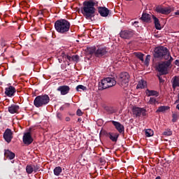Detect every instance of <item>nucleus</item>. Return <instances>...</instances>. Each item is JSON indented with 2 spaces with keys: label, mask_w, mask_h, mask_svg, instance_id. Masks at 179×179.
I'll use <instances>...</instances> for the list:
<instances>
[{
  "label": "nucleus",
  "mask_w": 179,
  "mask_h": 179,
  "mask_svg": "<svg viewBox=\"0 0 179 179\" xmlns=\"http://www.w3.org/2000/svg\"><path fill=\"white\" fill-rule=\"evenodd\" d=\"M153 130L148 129L145 130V136L148 138H150V136H153Z\"/></svg>",
  "instance_id": "34"
},
{
  "label": "nucleus",
  "mask_w": 179,
  "mask_h": 179,
  "mask_svg": "<svg viewBox=\"0 0 179 179\" xmlns=\"http://www.w3.org/2000/svg\"><path fill=\"white\" fill-rule=\"evenodd\" d=\"M71 59H73V61H76V62H78V61H79V55H76L72 56Z\"/></svg>",
  "instance_id": "39"
},
{
  "label": "nucleus",
  "mask_w": 179,
  "mask_h": 179,
  "mask_svg": "<svg viewBox=\"0 0 179 179\" xmlns=\"http://www.w3.org/2000/svg\"><path fill=\"white\" fill-rule=\"evenodd\" d=\"M50 103V96L48 94H43L37 96L34 100V106L36 108L40 107H45Z\"/></svg>",
  "instance_id": "4"
},
{
  "label": "nucleus",
  "mask_w": 179,
  "mask_h": 179,
  "mask_svg": "<svg viewBox=\"0 0 179 179\" xmlns=\"http://www.w3.org/2000/svg\"><path fill=\"white\" fill-rule=\"evenodd\" d=\"M1 45H5V44L3 43V42L1 43Z\"/></svg>",
  "instance_id": "53"
},
{
  "label": "nucleus",
  "mask_w": 179,
  "mask_h": 179,
  "mask_svg": "<svg viewBox=\"0 0 179 179\" xmlns=\"http://www.w3.org/2000/svg\"><path fill=\"white\" fill-rule=\"evenodd\" d=\"M105 110L108 114H114L117 111L113 106H106Z\"/></svg>",
  "instance_id": "28"
},
{
  "label": "nucleus",
  "mask_w": 179,
  "mask_h": 179,
  "mask_svg": "<svg viewBox=\"0 0 179 179\" xmlns=\"http://www.w3.org/2000/svg\"><path fill=\"white\" fill-rule=\"evenodd\" d=\"M162 135H164V136H171V135H173V131H171V129H167L163 132Z\"/></svg>",
  "instance_id": "32"
},
{
  "label": "nucleus",
  "mask_w": 179,
  "mask_h": 179,
  "mask_svg": "<svg viewBox=\"0 0 179 179\" xmlns=\"http://www.w3.org/2000/svg\"><path fill=\"white\" fill-rule=\"evenodd\" d=\"M134 34H135V33L132 29H124L121 31L120 33L121 38L124 40H129L130 38H132V37H134Z\"/></svg>",
  "instance_id": "9"
},
{
  "label": "nucleus",
  "mask_w": 179,
  "mask_h": 179,
  "mask_svg": "<svg viewBox=\"0 0 179 179\" xmlns=\"http://www.w3.org/2000/svg\"><path fill=\"white\" fill-rule=\"evenodd\" d=\"M64 58H66V59H68L69 61H71V59H72V57L69 55H64Z\"/></svg>",
  "instance_id": "43"
},
{
  "label": "nucleus",
  "mask_w": 179,
  "mask_h": 179,
  "mask_svg": "<svg viewBox=\"0 0 179 179\" xmlns=\"http://www.w3.org/2000/svg\"><path fill=\"white\" fill-rule=\"evenodd\" d=\"M76 115L78 117H82V115H83V112H82V110L78 109L76 111Z\"/></svg>",
  "instance_id": "41"
},
{
  "label": "nucleus",
  "mask_w": 179,
  "mask_h": 179,
  "mask_svg": "<svg viewBox=\"0 0 179 179\" xmlns=\"http://www.w3.org/2000/svg\"><path fill=\"white\" fill-rule=\"evenodd\" d=\"M23 143H24V145H27V146H29V145H31V143H33V137H31V134L30 132H27L24 134L23 136Z\"/></svg>",
  "instance_id": "12"
},
{
  "label": "nucleus",
  "mask_w": 179,
  "mask_h": 179,
  "mask_svg": "<svg viewBox=\"0 0 179 179\" xmlns=\"http://www.w3.org/2000/svg\"><path fill=\"white\" fill-rule=\"evenodd\" d=\"M38 15H41L42 16L44 15V10L38 11Z\"/></svg>",
  "instance_id": "45"
},
{
  "label": "nucleus",
  "mask_w": 179,
  "mask_h": 179,
  "mask_svg": "<svg viewBox=\"0 0 179 179\" xmlns=\"http://www.w3.org/2000/svg\"><path fill=\"white\" fill-rule=\"evenodd\" d=\"M169 66L166 62H162L159 64L157 71L159 72V75H167L169 73Z\"/></svg>",
  "instance_id": "8"
},
{
  "label": "nucleus",
  "mask_w": 179,
  "mask_h": 179,
  "mask_svg": "<svg viewBox=\"0 0 179 179\" xmlns=\"http://www.w3.org/2000/svg\"><path fill=\"white\" fill-rule=\"evenodd\" d=\"M69 90H71V87H69V86L68 85L59 86L57 88V91L60 92L62 96H65V94H68V93H69Z\"/></svg>",
  "instance_id": "17"
},
{
  "label": "nucleus",
  "mask_w": 179,
  "mask_h": 179,
  "mask_svg": "<svg viewBox=\"0 0 179 179\" xmlns=\"http://www.w3.org/2000/svg\"><path fill=\"white\" fill-rule=\"evenodd\" d=\"M110 122H112L113 125H114L115 129L117 130L119 134H124V132H125V127L120 124V122L112 120Z\"/></svg>",
  "instance_id": "13"
},
{
  "label": "nucleus",
  "mask_w": 179,
  "mask_h": 179,
  "mask_svg": "<svg viewBox=\"0 0 179 179\" xmlns=\"http://www.w3.org/2000/svg\"><path fill=\"white\" fill-rule=\"evenodd\" d=\"M148 104H151L152 106H156V104H159V101L155 97H150Z\"/></svg>",
  "instance_id": "27"
},
{
  "label": "nucleus",
  "mask_w": 179,
  "mask_h": 179,
  "mask_svg": "<svg viewBox=\"0 0 179 179\" xmlns=\"http://www.w3.org/2000/svg\"><path fill=\"white\" fill-rule=\"evenodd\" d=\"M26 171L27 174H31L34 171L33 165H27Z\"/></svg>",
  "instance_id": "33"
},
{
  "label": "nucleus",
  "mask_w": 179,
  "mask_h": 179,
  "mask_svg": "<svg viewBox=\"0 0 179 179\" xmlns=\"http://www.w3.org/2000/svg\"><path fill=\"white\" fill-rule=\"evenodd\" d=\"M155 12H157V13H162V15H169L171 13V9L169 8H162L160 6H157L155 8Z\"/></svg>",
  "instance_id": "15"
},
{
  "label": "nucleus",
  "mask_w": 179,
  "mask_h": 179,
  "mask_svg": "<svg viewBox=\"0 0 179 179\" xmlns=\"http://www.w3.org/2000/svg\"><path fill=\"white\" fill-rule=\"evenodd\" d=\"M20 107L17 104H13L8 107V113L10 114H18Z\"/></svg>",
  "instance_id": "18"
},
{
  "label": "nucleus",
  "mask_w": 179,
  "mask_h": 179,
  "mask_svg": "<svg viewBox=\"0 0 179 179\" xmlns=\"http://www.w3.org/2000/svg\"><path fill=\"white\" fill-rule=\"evenodd\" d=\"M57 117L58 118V120H60V121H62V115L61 114V113H57Z\"/></svg>",
  "instance_id": "42"
},
{
  "label": "nucleus",
  "mask_w": 179,
  "mask_h": 179,
  "mask_svg": "<svg viewBox=\"0 0 179 179\" xmlns=\"http://www.w3.org/2000/svg\"><path fill=\"white\" fill-rule=\"evenodd\" d=\"M126 1H133V0H126Z\"/></svg>",
  "instance_id": "54"
},
{
  "label": "nucleus",
  "mask_w": 179,
  "mask_h": 179,
  "mask_svg": "<svg viewBox=\"0 0 179 179\" xmlns=\"http://www.w3.org/2000/svg\"><path fill=\"white\" fill-rule=\"evenodd\" d=\"M78 122H82V118H78Z\"/></svg>",
  "instance_id": "49"
},
{
  "label": "nucleus",
  "mask_w": 179,
  "mask_h": 179,
  "mask_svg": "<svg viewBox=\"0 0 179 179\" xmlns=\"http://www.w3.org/2000/svg\"><path fill=\"white\" fill-rule=\"evenodd\" d=\"M106 135L109 137V139H110L112 142H117V141H118V138L120 137V134L118 133L106 132Z\"/></svg>",
  "instance_id": "19"
},
{
  "label": "nucleus",
  "mask_w": 179,
  "mask_h": 179,
  "mask_svg": "<svg viewBox=\"0 0 179 179\" xmlns=\"http://www.w3.org/2000/svg\"><path fill=\"white\" fill-rule=\"evenodd\" d=\"M145 86H146V81L143 80H141L136 86V89H145Z\"/></svg>",
  "instance_id": "26"
},
{
  "label": "nucleus",
  "mask_w": 179,
  "mask_h": 179,
  "mask_svg": "<svg viewBox=\"0 0 179 179\" xmlns=\"http://www.w3.org/2000/svg\"><path fill=\"white\" fill-rule=\"evenodd\" d=\"M172 87L173 90H176L177 87H179V77L177 76L172 78Z\"/></svg>",
  "instance_id": "21"
},
{
  "label": "nucleus",
  "mask_w": 179,
  "mask_h": 179,
  "mask_svg": "<svg viewBox=\"0 0 179 179\" xmlns=\"http://www.w3.org/2000/svg\"><path fill=\"white\" fill-rule=\"evenodd\" d=\"M152 16L154 20V24L155 26V29H157V30H162V25L160 24V21H159V18L156 17V16L153 15Z\"/></svg>",
  "instance_id": "22"
},
{
  "label": "nucleus",
  "mask_w": 179,
  "mask_h": 179,
  "mask_svg": "<svg viewBox=\"0 0 179 179\" xmlns=\"http://www.w3.org/2000/svg\"><path fill=\"white\" fill-rule=\"evenodd\" d=\"M97 9L98 13L102 17H107L110 15V10L106 7L99 6Z\"/></svg>",
  "instance_id": "14"
},
{
  "label": "nucleus",
  "mask_w": 179,
  "mask_h": 179,
  "mask_svg": "<svg viewBox=\"0 0 179 179\" xmlns=\"http://www.w3.org/2000/svg\"><path fill=\"white\" fill-rule=\"evenodd\" d=\"M149 62H150V55H148L146 56L144 64L148 66V65H149Z\"/></svg>",
  "instance_id": "37"
},
{
  "label": "nucleus",
  "mask_w": 179,
  "mask_h": 179,
  "mask_svg": "<svg viewBox=\"0 0 179 179\" xmlns=\"http://www.w3.org/2000/svg\"><path fill=\"white\" fill-rule=\"evenodd\" d=\"M129 73L128 72H123L120 74L118 80H119V85L123 89H125V87H128V85H129Z\"/></svg>",
  "instance_id": "6"
},
{
  "label": "nucleus",
  "mask_w": 179,
  "mask_h": 179,
  "mask_svg": "<svg viewBox=\"0 0 179 179\" xmlns=\"http://www.w3.org/2000/svg\"><path fill=\"white\" fill-rule=\"evenodd\" d=\"M155 58H159V59H169L170 58V51L164 46L156 47L154 50Z\"/></svg>",
  "instance_id": "3"
},
{
  "label": "nucleus",
  "mask_w": 179,
  "mask_h": 179,
  "mask_svg": "<svg viewBox=\"0 0 179 179\" xmlns=\"http://www.w3.org/2000/svg\"><path fill=\"white\" fill-rule=\"evenodd\" d=\"M71 106V104L70 103H65L64 105V107H70Z\"/></svg>",
  "instance_id": "48"
},
{
  "label": "nucleus",
  "mask_w": 179,
  "mask_h": 179,
  "mask_svg": "<svg viewBox=\"0 0 179 179\" xmlns=\"http://www.w3.org/2000/svg\"><path fill=\"white\" fill-rule=\"evenodd\" d=\"M178 117H179L178 114L173 113V115H172V117H173L172 122H177V120H178Z\"/></svg>",
  "instance_id": "36"
},
{
  "label": "nucleus",
  "mask_w": 179,
  "mask_h": 179,
  "mask_svg": "<svg viewBox=\"0 0 179 179\" xmlns=\"http://www.w3.org/2000/svg\"><path fill=\"white\" fill-rule=\"evenodd\" d=\"M115 85H117V81H115V79L108 77L103 78L101 82H99L98 87L99 90H105V89L113 87V86H115Z\"/></svg>",
  "instance_id": "5"
},
{
  "label": "nucleus",
  "mask_w": 179,
  "mask_h": 179,
  "mask_svg": "<svg viewBox=\"0 0 179 179\" xmlns=\"http://www.w3.org/2000/svg\"><path fill=\"white\" fill-rule=\"evenodd\" d=\"M158 79L160 83H162L163 82H164V80H163V78H162V77H160V76H158Z\"/></svg>",
  "instance_id": "44"
},
{
  "label": "nucleus",
  "mask_w": 179,
  "mask_h": 179,
  "mask_svg": "<svg viewBox=\"0 0 179 179\" xmlns=\"http://www.w3.org/2000/svg\"><path fill=\"white\" fill-rule=\"evenodd\" d=\"M134 55L135 57H136V58H138V59H140V61H141L142 62H143L145 60L143 59V57L145 55H143V53L141 52H134Z\"/></svg>",
  "instance_id": "31"
},
{
  "label": "nucleus",
  "mask_w": 179,
  "mask_h": 179,
  "mask_svg": "<svg viewBox=\"0 0 179 179\" xmlns=\"http://www.w3.org/2000/svg\"><path fill=\"white\" fill-rule=\"evenodd\" d=\"M175 15H179V10H178L176 12H175Z\"/></svg>",
  "instance_id": "50"
},
{
  "label": "nucleus",
  "mask_w": 179,
  "mask_h": 179,
  "mask_svg": "<svg viewBox=\"0 0 179 179\" xmlns=\"http://www.w3.org/2000/svg\"><path fill=\"white\" fill-rule=\"evenodd\" d=\"M3 138L7 143H10L13 139V131L10 129H6L3 134Z\"/></svg>",
  "instance_id": "11"
},
{
  "label": "nucleus",
  "mask_w": 179,
  "mask_h": 179,
  "mask_svg": "<svg viewBox=\"0 0 179 179\" xmlns=\"http://www.w3.org/2000/svg\"><path fill=\"white\" fill-rule=\"evenodd\" d=\"M65 120L67 122H69V121H71V117H66Z\"/></svg>",
  "instance_id": "47"
},
{
  "label": "nucleus",
  "mask_w": 179,
  "mask_h": 179,
  "mask_svg": "<svg viewBox=\"0 0 179 179\" xmlns=\"http://www.w3.org/2000/svg\"><path fill=\"white\" fill-rule=\"evenodd\" d=\"M132 113L133 115H134V117H136V118L139 117H145L146 109H145L144 108L134 106L132 108Z\"/></svg>",
  "instance_id": "7"
},
{
  "label": "nucleus",
  "mask_w": 179,
  "mask_h": 179,
  "mask_svg": "<svg viewBox=\"0 0 179 179\" xmlns=\"http://www.w3.org/2000/svg\"><path fill=\"white\" fill-rule=\"evenodd\" d=\"M141 20H143V22H145V23H150V22L152 20V15L144 13L142 15Z\"/></svg>",
  "instance_id": "20"
},
{
  "label": "nucleus",
  "mask_w": 179,
  "mask_h": 179,
  "mask_svg": "<svg viewBox=\"0 0 179 179\" xmlns=\"http://www.w3.org/2000/svg\"><path fill=\"white\" fill-rule=\"evenodd\" d=\"M169 58L170 59L168 61H165V62L170 66L171 65V62H173V57L171 55H169Z\"/></svg>",
  "instance_id": "40"
},
{
  "label": "nucleus",
  "mask_w": 179,
  "mask_h": 179,
  "mask_svg": "<svg viewBox=\"0 0 179 179\" xmlns=\"http://www.w3.org/2000/svg\"><path fill=\"white\" fill-rule=\"evenodd\" d=\"M138 23H139V22L135 21V22H134V24H138Z\"/></svg>",
  "instance_id": "51"
},
{
  "label": "nucleus",
  "mask_w": 179,
  "mask_h": 179,
  "mask_svg": "<svg viewBox=\"0 0 179 179\" xmlns=\"http://www.w3.org/2000/svg\"><path fill=\"white\" fill-rule=\"evenodd\" d=\"M4 155L10 160H13V159H15V153L9 151V150H5Z\"/></svg>",
  "instance_id": "23"
},
{
  "label": "nucleus",
  "mask_w": 179,
  "mask_h": 179,
  "mask_svg": "<svg viewBox=\"0 0 179 179\" xmlns=\"http://www.w3.org/2000/svg\"><path fill=\"white\" fill-rule=\"evenodd\" d=\"M80 89L81 90H83V92H86V90H87V87H86L85 86L82 85H79L76 87L77 92H80V90H79Z\"/></svg>",
  "instance_id": "35"
},
{
  "label": "nucleus",
  "mask_w": 179,
  "mask_h": 179,
  "mask_svg": "<svg viewBox=\"0 0 179 179\" xmlns=\"http://www.w3.org/2000/svg\"><path fill=\"white\" fill-rule=\"evenodd\" d=\"M94 6H99V1L89 0L85 1L83 3L81 13L86 19H92V17H94V13H96V8H94Z\"/></svg>",
  "instance_id": "1"
},
{
  "label": "nucleus",
  "mask_w": 179,
  "mask_h": 179,
  "mask_svg": "<svg viewBox=\"0 0 179 179\" xmlns=\"http://www.w3.org/2000/svg\"><path fill=\"white\" fill-rule=\"evenodd\" d=\"M175 65H176L177 66H179V59H176L174 62Z\"/></svg>",
  "instance_id": "46"
},
{
  "label": "nucleus",
  "mask_w": 179,
  "mask_h": 179,
  "mask_svg": "<svg viewBox=\"0 0 179 179\" xmlns=\"http://www.w3.org/2000/svg\"><path fill=\"white\" fill-rule=\"evenodd\" d=\"M167 110H170V106H162L158 108L156 113H165V111H167Z\"/></svg>",
  "instance_id": "25"
},
{
  "label": "nucleus",
  "mask_w": 179,
  "mask_h": 179,
  "mask_svg": "<svg viewBox=\"0 0 179 179\" xmlns=\"http://www.w3.org/2000/svg\"><path fill=\"white\" fill-rule=\"evenodd\" d=\"M55 29L59 34H66L71 29V22L65 19L57 20L55 22Z\"/></svg>",
  "instance_id": "2"
},
{
  "label": "nucleus",
  "mask_w": 179,
  "mask_h": 179,
  "mask_svg": "<svg viewBox=\"0 0 179 179\" xmlns=\"http://www.w3.org/2000/svg\"><path fill=\"white\" fill-rule=\"evenodd\" d=\"M55 176H59L62 173V168L61 166H57L54 169Z\"/></svg>",
  "instance_id": "30"
},
{
  "label": "nucleus",
  "mask_w": 179,
  "mask_h": 179,
  "mask_svg": "<svg viewBox=\"0 0 179 179\" xmlns=\"http://www.w3.org/2000/svg\"><path fill=\"white\" fill-rule=\"evenodd\" d=\"M176 108H177V110H179V103L176 106Z\"/></svg>",
  "instance_id": "52"
},
{
  "label": "nucleus",
  "mask_w": 179,
  "mask_h": 179,
  "mask_svg": "<svg viewBox=\"0 0 179 179\" xmlns=\"http://www.w3.org/2000/svg\"><path fill=\"white\" fill-rule=\"evenodd\" d=\"M32 169H33L34 173H37V171H40V166H38L37 164L32 165Z\"/></svg>",
  "instance_id": "38"
},
{
  "label": "nucleus",
  "mask_w": 179,
  "mask_h": 179,
  "mask_svg": "<svg viewBox=\"0 0 179 179\" xmlns=\"http://www.w3.org/2000/svg\"><path fill=\"white\" fill-rule=\"evenodd\" d=\"M108 54V50H107L106 47L98 46V48L95 52V57H96V58H101Z\"/></svg>",
  "instance_id": "10"
},
{
  "label": "nucleus",
  "mask_w": 179,
  "mask_h": 179,
  "mask_svg": "<svg viewBox=\"0 0 179 179\" xmlns=\"http://www.w3.org/2000/svg\"><path fill=\"white\" fill-rule=\"evenodd\" d=\"M16 93V88L13 86H9L8 87H6L5 89V94L8 96V97H12V96H15Z\"/></svg>",
  "instance_id": "16"
},
{
  "label": "nucleus",
  "mask_w": 179,
  "mask_h": 179,
  "mask_svg": "<svg viewBox=\"0 0 179 179\" xmlns=\"http://www.w3.org/2000/svg\"><path fill=\"white\" fill-rule=\"evenodd\" d=\"M146 94L148 97H150V96H155V97H159V92L155 90H146Z\"/></svg>",
  "instance_id": "24"
},
{
  "label": "nucleus",
  "mask_w": 179,
  "mask_h": 179,
  "mask_svg": "<svg viewBox=\"0 0 179 179\" xmlns=\"http://www.w3.org/2000/svg\"><path fill=\"white\" fill-rule=\"evenodd\" d=\"M87 51H88L90 55H93V54H94L96 56V52L97 51V48H96V47L93 46L91 48H88Z\"/></svg>",
  "instance_id": "29"
}]
</instances>
